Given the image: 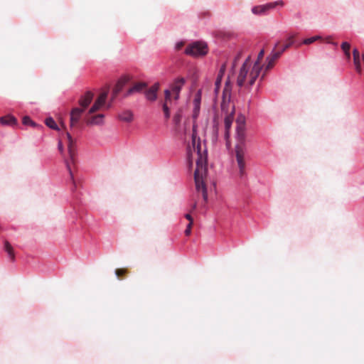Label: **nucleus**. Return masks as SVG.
<instances>
[{
    "label": "nucleus",
    "mask_w": 364,
    "mask_h": 364,
    "mask_svg": "<svg viewBox=\"0 0 364 364\" xmlns=\"http://www.w3.org/2000/svg\"><path fill=\"white\" fill-rule=\"evenodd\" d=\"M192 146L193 151L191 146H188V159H196V168L194 172V181L196 190L198 193H201L204 202L208 200V193L206 188V181L208 174L207 168V151L205 149H202L201 143L199 138H197L194 128L192 133Z\"/></svg>",
    "instance_id": "obj_1"
},
{
    "label": "nucleus",
    "mask_w": 364,
    "mask_h": 364,
    "mask_svg": "<svg viewBox=\"0 0 364 364\" xmlns=\"http://www.w3.org/2000/svg\"><path fill=\"white\" fill-rule=\"evenodd\" d=\"M221 111L224 116L235 115V105L230 100V89L226 83L223 92V100L221 102Z\"/></svg>",
    "instance_id": "obj_2"
},
{
    "label": "nucleus",
    "mask_w": 364,
    "mask_h": 364,
    "mask_svg": "<svg viewBox=\"0 0 364 364\" xmlns=\"http://www.w3.org/2000/svg\"><path fill=\"white\" fill-rule=\"evenodd\" d=\"M250 57L248 56L247 58L244 62L242 68H240V73L237 80V84L239 87L245 86V82H247V84L250 86L252 85L250 84V73H251V70L250 71Z\"/></svg>",
    "instance_id": "obj_3"
},
{
    "label": "nucleus",
    "mask_w": 364,
    "mask_h": 364,
    "mask_svg": "<svg viewBox=\"0 0 364 364\" xmlns=\"http://www.w3.org/2000/svg\"><path fill=\"white\" fill-rule=\"evenodd\" d=\"M185 53L193 57L203 56L208 53V47L205 43L197 41L189 45L186 48Z\"/></svg>",
    "instance_id": "obj_4"
},
{
    "label": "nucleus",
    "mask_w": 364,
    "mask_h": 364,
    "mask_svg": "<svg viewBox=\"0 0 364 364\" xmlns=\"http://www.w3.org/2000/svg\"><path fill=\"white\" fill-rule=\"evenodd\" d=\"M186 79L182 77H177L173 81L170 85L169 89L165 90L170 92L171 99L175 101L179 99L181 90L186 84Z\"/></svg>",
    "instance_id": "obj_5"
},
{
    "label": "nucleus",
    "mask_w": 364,
    "mask_h": 364,
    "mask_svg": "<svg viewBox=\"0 0 364 364\" xmlns=\"http://www.w3.org/2000/svg\"><path fill=\"white\" fill-rule=\"evenodd\" d=\"M264 50L262 49L260 50V52L258 53L257 59L255 61L251 73H250V84L253 85L256 80V79L258 77L260 71L262 70L261 66V61L264 58Z\"/></svg>",
    "instance_id": "obj_6"
},
{
    "label": "nucleus",
    "mask_w": 364,
    "mask_h": 364,
    "mask_svg": "<svg viewBox=\"0 0 364 364\" xmlns=\"http://www.w3.org/2000/svg\"><path fill=\"white\" fill-rule=\"evenodd\" d=\"M244 150L240 145L236 147V160L239 168V173L242 177L245 174V162L244 159Z\"/></svg>",
    "instance_id": "obj_7"
},
{
    "label": "nucleus",
    "mask_w": 364,
    "mask_h": 364,
    "mask_svg": "<svg viewBox=\"0 0 364 364\" xmlns=\"http://www.w3.org/2000/svg\"><path fill=\"white\" fill-rule=\"evenodd\" d=\"M279 45H280V42L279 41V42H277L276 43L275 46H274V48L272 50V53L271 55L267 58V60H268V63H267V64L266 65L265 71H268L269 70L272 68L273 66L274 65V63H275L276 60L282 55V52H279V50H275V49H277V48H278L279 47Z\"/></svg>",
    "instance_id": "obj_8"
},
{
    "label": "nucleus",
    "mask_w": 364,
    "mask_h": 364,
    "mask_svg": "<svg viewBox=\"0 0 364 364\" xmlns=\"http://www.w3.org/2000/svg\"><path fill=\"white\" fill-rule=\"evenodd\" d=\"M107 97V93L106 92H102L95 100L94 105L89 109L88 114H92L102 107L105 104Z\"/></svg>",
    "instance_id": "obj_9"
},
{
    "label": "nucleus",
    "mask_w": 364,
    "mask_h": 364,
    "mask_svg": "<svg viewBox=\"0 0 364 364\" xmlns=\"http://www.w3.org/2000/svg\"><path fill=\"white\" fill-rule=\"evenodd\" d=\"M65 134L68 139V149L70 156V161L71 163L74 164L75 156L76 154L75 141L73 139L69 132H66Z\"/></svg>",
    "instance_id": "obj_10"
},
{
    "label": "nucleus",
    "mask_w": 364,
    "mask_h": 364,
    "mask_svg": "<svg viewBox=\"0 0 364 364\" xmlns=\"http://www.w3.org/2000/svg\"><path fill=\"white\" fill-rule=\"evenodd\" d=\"M277 5L283 6L282 1H278L274 3H269L264 6H257L252 8V11L255 14H259L265 12L267 10L274 8Z\"/></svg>",
    "instance_id": "obj_11"
},
{
    "label": "nucleus",
    "mask_w": 364,
    "mask_h": 364,
    "mask_svg": "<svg viewBox=\"0 0 364 364\" xmlns=\"http://www.w3.org/2000/svg\"><path fill=\"white\" fill-rule=\"evenodd\" d=\"M165 100L162 105L164 117L166 119L170 117V107L172 105L173 100L171 99L170 92L164 91Z\"/></svg>",
    "instance_id": "obj_12"
},
{
    "label": "nucleus",
    "mask_w": 364,
    "mask_h": 364,
    "mask_svg": "<svg viewBox=\"0 0 364 364\" xmlns=\"http://www.w3.org/2000/svg\"><path fill=\"white\" fill-rule=\"evenodd\" d=\"M201 96L202 92L201 90H199L196 93L194 99H193V119H196L198 117L199 112H200V102H201Z\"/></svg>",
    "instance_id": "obj_13"
},
{
    "label": "nucleus",
    "mask_w": 364,
    "mask_h": 364,
    "mask_svg": "<svg viewBox=\"0 0 364 364\" xmlns=\"http://www.w3.org/2000/svg\"><path fill=\"white\" fill-rule=\"evenodd\" d=\"M93 96V93L90 91L85 92L79 99V105L81 107L80 109H83L84 111L92 101Z\"/></svg>",
    "instance_id": "obj_14"
},
{
    "label": "nucleus",
    "mask_w": 364,
    "mask_h": 364,
    "mask_svg": "<svg viewBox=\"0 0 364 364\" xmlns=\"http://www.w3.org/2000/svg\"><path fill=\"white\" fill-rule=\"evenodd\" d=\"M83 109H80L78 107L73 109L70 113V126L71 128H73L78 123L80 117L83 112Z\"/></svg>",
    "instance_id": "obj_15"
},
{
    "label": "nucleus",
    "mask_w": 364,
    "mask_h": 364,
    "mask_svg": "<svg viewBox=\"0 0 364 364\" xmlns=\"http://www.w3.org/2000/svg\"><path fill=\"white\" fill-rule=\"evenodd\" d=\"M104 115L102 114H98L96 115L89 114L87 116L86 122L90 125L101 124L103 122Z\"/></svg>",
    "instance_id": "obj_16"
},
{
    "label": "nucleus",
    "mask_w": 364,
    "mask_h": 364,
    "mask_svg": "<svg viewBox=\"0 0 364 364\" xmlns=\"http://www.w3.org/2000/svg\"><path fill=\"white\" fill-rule=\"evenodd\" d=\"M159 88V84L155 83L146 91V97L147 100L154 101L157 97V92Z\"/></svg>",
    "instance_id": "obj_17"
},
{
    "label": "nucleus",
    "mask_w": 364,
    "mask_h": 364,
    "mask_svg": "<svg viewBox=\"0 0 364 364\" xmlns=\"http://www.w3.org/2000/svg\"><path fill=\"white\" fill-rule=\"evenodd\" d=\"M353 63H354V65L355 67V70L359 74H360L362 72L360 57V52L357 48L353 49Z\"/></svg>",
    "instance_id": "obj_18"
},
{
    "label": "nucleus",
    "mask_w": 364,
    "mask_h": 364,
    "mask_svg": "<svg viewBox=\"0 0 364 364\" xmlns=\"http://www.w3.org/2000/svg\"><path fill=\"white\" fill-rule=\"evenodd\" d=\"M127 82V80L126 78H122L117 82L112 92V100L122 91Z\"/></svg>",
    "instance_id": "obj_19"
},
{
    "label": "nucleus",
    "mask_w": 364,
    "mask_h": 364,
    "mask_svg": "<svg viewBox=\"0 0 364 364\" xmlns=\"http://www.w3.org/2000/svg\"><path fill=\"white\" fill-rule=\"evenodd\" d=\"M225 71V65L223 64L221 66V68H220V70H219L218 76H217V79H216L215 82V92L216 93L218 92V90L220 88L221 80H222V78H223V77L224 75Z\"/></svg>",
    "instance_id": "obj_20"
},
{
    "label": "nucleus",
    "mask_w": 364,
    "mask_h": 364,
    "mask_svg": "<svg viewBox=\"0 0 364 364\" xmlns=\"http://www.w3.org/2000/svg\"><path fill=\"white\" fill-rule=\"evenodd\" d=\"M17 122L16 119L11 115H6L0 117V123L2 125H15Z\"/></svg>",
    "instance_id": "obj_21"
},
{
    "label": "nucleus",
    "mask_w": 364,
    "mask_h": 364,
    "mask_svg": "<svg viewBox=\"0 0 364 364\" xmlns=\"http://www.w3.org/2000/svg\"><path fill=\"white\" fill-rule=\"evenodd\" d=\"M237 136L240 144H243L245 138V124L243 123L238 124L237 127Z\"/></svg>",
    "instance_id": "obj_22"
},
{
    "label": "nucleus",
    "mask_w": 364,
    "mask_h": 364,
    "mask_svg": "<svg viewBox=\"0 0 364 364\" xmlns=\"http://www.w3.org/2000/svg\"><path fill=\"white\" fill-rule=\"evenodd\" d=\"M4 250L7 252L11 260L14 261V259H15L14 251L13 247L8 241L4 242Z\"/></svg>",
    "instance_id": "obj_23"
},
{
    "label": "nucleus",
    "mask_w": 364,
    "mask_h": 364,
    "mask_svg": "<svg viewBox=\"0 0 364 364\" xmlns=\"http://www.w3.org/2000/svg\"><path fill=\"white\" fill-rule=\"evenodd\" d=\"M146 86V85L144 82H137L132 87H131L128 92H127V95H131L134 92H140Z\"/></svg>",
    "instance_id": "obj_24"
},
{
    "label": "nucleus",
    "mask_w": 364,
    "mask_h": 364,
    "mask_svg": "<svg viewBox=\"0 0 364 364\" xmlns=\"http://www.w3.org/2000/svg\"><path fill=\"white\" fill-rule=\"evenodd\" d=\"M119 118L122 121L129 122L133 119V114H132V112L127 110V111H124V112H122L121 114H119Z\"/></svg>",
    "instance_id": "obj_25"
},
{
    "label": "nucleus",
    "mask_w": 364,
    "mask_h": 364,
    "mask_svg": "<svg viewBox=\"0 0 364 364\" xmlns=\"http://www.w3.org/2000/svg\"><path fill=\"white\" fill-rule=\"evenodd\" d=\"M294 37L295 36L291 35L287 39L286 43L283 46L282 48L279 50V52H282V53L285 51L287 49H288L291 45H293L294 42Z\"/></svg>",
    "instance_id": "obj_26"
},
{
    "label": "nucleus",
    "mask_w": 364,
    "mask_h": 364,
    "mask_svg": "<svg viewBox=\"0 0 364 364\" xmlns=\"http://www.w3.org/2000/svg\"><path fill=\"white\" fill-rule=\"evenodd\" d=\"M341 48L343 50L346 58L349 60L350 58V43H348V42H343L341 44Z\"/></svg>",
    "instance_id": "obj_27"
},
{
    "label": "nucleus",
    "mask_w": 364,
    "mask_h": 364,
    "mask_svg": "<svg viewBox=\"0 0 364 364\" xmlns=\"http://www.w3.org/2000/svg\"><path fill=\"white\" fill-rule=\"evenodd\" d=\"M46 124L50 127V129H53L54 130H58V125L56 124L55 122L54 121V119L51 117H49V118H47L46 119Z\"/></svg>",
    "instance_id": "obj_28"
},
{
    "label": "nucleus",
    "mask_w": 364,
    "mask_h": 364,
    "mask_svg": "<svg viewBox=\"0 0 364 364\" xmlns=\"http://www.w3.org/2000/svg\"><path fill=\"white\" fill-rule=\"evenodd\" d=\"M234 119V116H225L224 121H225V129L230 130L232 122Z\"/></svg>",
    "instance_id": "obj_29"
},
{
    "label": "nucleus",
    "mask_w": 364,
    "mask_h": 364,
    "mask_svg": "<svg viewBox=\"0 0 364 364\" xmlns=\"http://www.w3.org/2000/svg\"><path fill=\"white\" fill-rule=\"evenodd\" d=\"M127 272V269H117L115 270V274L119 279H122Z\"/></svg>",
    "instance_id": "obj_30"
},
{
    "label": "nucleus",
    "mask_w": 364,
    "mask_h": 364,
    "mask_svg": "<svg viewBox=\"0 0 364 364\" xmlns=\"http://www.w3.org/2000/svg\"><path fill=\"white\" fill-rule=\"evenodd\" d=\"M320 38H321V37L318 36L308 38H306L304 40L303 43H304L306 45H309V44H311V43L315 42L316 40L320 39Z\"/></svg>",
    "instance_id": "obj_31"
},
{
    "label": "nucleus",
    "mask_w": 364,
    "mask_h": 364,
    "mask_svg": "<svg viewBox=\"0 0 364 364\" xmlns=\"http://www.w3.org/2000/svg\"><path fill=\"white\" fill-rule=\"evenodd\" d=\"M23 124L25 125H32L34 126L35 123L30 119V117L26 116L23 118Z\"/></svg>",
    "instance_id": "obj_32"
},
{
    "label": "nucleus",
    "mask_w": 364,
    "mask_h": 364,
    "mask_svg": "<svg viewBox=\"0 0 364 364\" xmlns=\"http://www.w3.org/2000/svg\"><path fill=\"white\" fill-rule=\"evenodd\" d=\"M181 119V114L179 111L173 117V122H174L175 124L178 125L180 123Z\"/></svg>",
    "instance_id": "obj_33"
},
{
    "label": "nucleus",
    "mask_w": 364,
    "mask_h": 364,
    "mask_svg": "<svg viewBox=\"0 0 364 364\" xmlns=\"http://www.w3.org/2000/svg\"><path fill=\"white\" fill-rule=\"evenodd\" d=\"M193 224V222H189V223L187 225L186 228L185 230V235L186 236H189L191 235Z\"/></svg>",
    "instance_id": "obj_34"
},
{
    "label": "nucleus",
    "mask_w": 364,
    "mask_h": 364,
    "mask_svg": "<svg viewBox=\"0 0 364 364\" xmlns=\"http://www.w3.org/2000/svg\"><path fill=\"white\" fill-rule=\"evenodd\" d=\"M66 166H67L68 170L70 172V178L72 180H73V173H72V170H71V167H70V162L66 161Z\"/></svg>",
    "instance_id": "obj_35"
},
{
    "label": "nucleus",
    "mask_w": 364,
    "mask_h": 364,
    "mask_svg": "<svg viewBox=\"0 0 364 364\" xmlns=\"http://www.w3.org/2000/svg\"><path fill=\"white\" fill-rule=\"evenodd\" d=\"M229 131L230 130H226V129L225 131V140H226L227 146H229V141H228L229 136H230Z\"/></svg>",
    "instance_id": "obj_36"
},
{
    "label": "nucleus",
    "mask_w": 364,
    "mask_h": 364,
    "mask_svg": "<svg viewBox=\"0 0 364 364\" xmlns=\"http://www.w3.org/2000/svg\"><path fill=\"white\" fill-rule=\"evenodd\" d=\"M183 46H184V43L183 42H179L176 44V49L180 50Z\"/></svg>",
    "instance_id": "obj_37"
},
{
    "label": "nucleus",
    "mask_w": 364,
    "mask_h": 364,
    "mask_svg": "<svg viewBox=\"0 0 364 364\" xmlns=\"http://www.w3.org/2000/svg\"><path fill=\"white\" fill-rule=\"evenodd\" d=\"M58 149L60 150V151L61 153L63 152V143L61 141H59V142H58Z\"/></svg>",
    "instance_id": "obj_38"
},
{
    "label": "nucleus",
    "mask_w": 364,
    "mask_h": 364,
    "mask_svg": "<svg viewBox=\"0 0 364 364\" xmlns=\"http://www.w3.org/2000/svg\"><path fill=\"white\" fill-rule=\"evenodd\" d=\"M185 218L189 220V222H193V218L189 213L185 215Z\"/></svg>",
    "instance_id": "obj_39"
},
{
    "label": "nucleus",
    "mask_w": 364,
    "mask_h": 364,
    "mask_svg": "<svg viewBox=\"0 0 364 364\" xmlns=\"http://www.w3.org/2000/svg\"><path fill=\"white\" fill-rule=\"evenodd\" d=\"M196 206H197V201L195 200L193 203V205H192V210H194L196 208Z\"/></svg>",
    "instance_id": "obj_40"
},
{
    "label": "nucleus",
    "mask_w": 364,
    "mask_h": 364,
    "mask_svg": "<svg viewBox=\"0 0 364 364\" xmlns=\"http://www.w3.org/2000/svg\"><path fill=\"white\" fill-rule=\"evenodd\" d=\"M328 43H333V44H334V45H336V46L337 45L336 43H334L331 42V41H329L328 39Z\"/></svg>",
    "instance_id": "obj_41"
},
{
    "label": "nucleus",
    "mask_w": 364,
    "mask_h": 364,
    "mask_svg": "<svg viewBox=\"0 0 364 364\" xmlns=\"http://www.w3.org/2000/svg\"><path fill=\"white\" fill-rule=\"evenodd\" d=\"M362 60L364 61V54L362 55Z\"/></svg>",
    "instance_id": "obj_42"
}]
</instances>
